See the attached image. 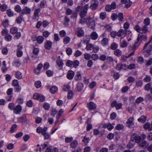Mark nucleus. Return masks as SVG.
<instances>
[{"label":"nucleus","instance_id":"09e8293b","mask_svg":"<svg viewBox=\"0 0 152 152\" xmlns=\"http://www.w3.org/2000/svg\"><path fill=\"white\" fill-rule=\"evenodd\" d=\"M7 8V6L5 4L3 5H1V7H0L1 10L2 11H4L6 10Z\"/></svg>","mask_w":152,"mask_h":152},{"label":"nucleus","instance_id":"4d7b16f0","mask_svg":"<svg viewBox=\"0 0 152 152\" xmlns=\"http://www.w3.org/2000/svg\"><path fill=\"white\" fill-rule=\"evenodd\" d=\"M7 12L8 15L9 17H12L14 15L13 13L10 10H7Z\"/></svg>","mask_w":152,"mask_h":152},{"label":"nucleus","instance_id":"774afa93","mask_svg":"<svg viewBox=\"0 0 152 152\" xmlns=\"http://www.w3.org/2000/svg\"><path fill=\"white\" fill-rule=\"evenodd\" d=\"M53 72L52 71L48 70L46 72V74L48 76L50 77L53 75Z\"/></svg>","mask_w":152,"mask_h":152},{"label":"nucleus","instance_id":"4468645a","mask_svg":"<svg viewBox=\"0 0 152 152\" xmlns=\"http://www.w3.org/2000/svg\"><path fill=\"white\" fill-rule=\"evenodd\" d=\"M89 17H87L85 18H81L80 19L79 23L83 24L86 23L87 24H88V20H89Z\"/></svg>","mask_w":152,"mask_h":152},{"label":"nucleus","instance_id":"69168bd1","mask_svg":"<svg viewBox=\"0 0 152 152\" xmlns=\"http://www.w3.org/2000/svg\"><path fill=\"white\" fill-rule=\"evenodd\" d=\"M94 48V45L92 44H88L86 47V48L88 50H91Z\"/></svg>","mask_w":152,"mask_h":152},{"label":"nucleus","instance_id":"ddd939ff","mask_svg":"<svg viewBox=\"0 0 152 152\" xmlns=\"http://www.w3.org/2000/svg\"><path fill=\"white\" fill-rule=\"evenodd\" d=\"M52 45V42L50 41L47 40L45 43V48L46 49H50Z\"/></svg>","mask_w":152,"mask_h":152},{"label":"nucleus","instance_id":"58836bf2","mask_svg":"<svg viewBox=\"0 0 152 152\" xmlns=\"http://www.w3.org/2000/svg\"><path fill=\"white\" fill-rule=\"evenodd\" d=\"M70 87L68 85H64L63 88V90L64 91H68L69 90Z\"/></svg>","mask_w":152,"mask_h":152},{"label":"nucleus","instance_id":"a878e982","mask_svg":"<svg viewBox=\"0 0 152 152\" xmlns=\"http://www.w3.org/2000/svg\"><path fill=\"white\" fill-rule=\"evenodd\" d=\"M146 119V118L145 116L142 115L140 118L138 119V121L140 122H145Z\"/></svg>","mask_w":152,"mask_h":152},{"label":"nucleus","instance_id":"2eb2a0df","mask_svg":"<svg viewBox=\"0 0 152 152\" xmlns=\"http://www.w3.org/2000/svg\"><path fill=\"white\" fill-rule=\"evenodd\" d=\"M149 144L147 141L142 140L141 142L139 143V146L143 148H146L148 146Z\"/></svg>","mask_w":152,"mask_h":152},{"label":"nucleus","instance_id":"a18cd8bd","mask_svg":"<svg viewBox=\"0 0 152 152\" xmlns=\"http://www.w3.org/2000/svg\"><path fill=\"white\" fill-rule=\"evenodd\" d=\"M105 9V10L108 12H110L112 10L110 5L109 4L106 5Z\"/></svg>","mask_w":152,"mask_h":152},{"label":"nucleus","instance_id":"dca6fc26","mask_svg":"<svg viewBox=\"0 0 152 152\" xmlns=\"http://www.w3.org/2000/svg\"><path fill=\"white\" fill-rule=\"evenodd\" d=\"M133 119V118H131L129 119L126 124L127 126H128L129 128H130L132 126L134 125Z\"/></svg>","mask_w":152,"mask_h":152},{"label":"nucleus","instance_id":"7ed1b4c3","mask_svg":"<svg viewBox=\"0 0 152 152\" xmlns=\"http://www.w3.org/2000/svg\"><path fill=\"white\" fill-rule=\"evenodd\" d=\"M88 8L89 6L88 4L83 6V9L80 12L79 14L81 18H84L86 16Z\"/></svg>","mask_w":152,"mask_h":152},{"label":"nucleus","instance_id":"1a4fd4ad","mask_svg":"<svg viewBox=\"0 0 152 152\" xmlns=\"http://www.w3.org/2000/svg\"><path fill=\"white\" fill-rule=\"evenodd\" d=\"M143 128L145 130L151 131L152 130V123L151 124L149 123H146L143 126Z\"/></svg>","mask_w":152,"mask_h":152},{"label":"nucleus","instance_id":"aec40b11","mask_svg":"<svg viewBox=\"0 0 152 152\" xmlns=\"http://www.w3.org/2000/svg\"><path fill=\"white\" fill-rule=\"evenodd\" d=\"M83 84L81 83H77V91L80 92L83 89Z\"/></svg>","mask_w":152,"mask_h":152},{"label":"nucleus","instance_id":"6ab92c4d","mask_svg":"<svg viewBox=\"0 0 152 152\" xmlns=\"http://www.w3.org/2000/svg\"><path fill=\"white\" fill-rule=\"evenodd\" d=\"M46 147H47V148L45 151V152H51L52 147H48V145L46 144H45L42 145V148L43 149H45Z\"/></svg>","mask_w":152,"mask_h":152},{"label":"nucleus","instance_id":"5701e85b","mask_svg":"<svg viewBox=\"0 0 152 152\" xmlns=\"http://www.w3.org/2000/svg\"><path fill=\"white\" fill-rule=\"evenodd\" d=\"M82 77L81 73L79 72H77L75 77V79L76 81H79L81 79Z\"/></svg>","mask_w":152,"mask_h":152},{"label":"nucleus","instance_id":"c85d7f7f","mask_svg":"<svg viewBox=\"0 0 152 152\" xmlns=\"http://www.w3.org/2000/svg\"><path fill=\"white\" fill-rule=\"evenodd\" d=\"M56 64L61 69L62 68L63 65V63L62 60L60 59H58L56 61Z\"/></svg>","mask_w":152,"mask_h":152},{"label":"nucleus","instance_id":"2f4dec72","mask_svg":"<svg viewBox=\"0 0 152 152\" xmlns=\"http://www.w3.org/2000/svg\"><path fill=\"white\" fill-rule=\"evenodd\" d=\"M106 17V12H102L100 14V18L102 20H104Z\"/></svg>","mask_w":152,"mask_h":152},{"label":"nucleus","instance_id":"9b49d317","mask_svg":"<svg viewBox=\"0 0 152 152\" xmlns=\"http://www.w3.org/2000/svg\"><path fill=\"white\" fill-rule=\"evenodd\" d=\"M31 11V10L30 8L26 7L21 10V13L23 15L24 14L27 15L30 14Z\"/></svg>","mask_w":152,"mask_h":152},{"label":"nucleus","instance_id":"c9c22d12","mask_svg":"<svg viewBox=\"0 0 152 152\" xmlns=\"http://www.w3.org/2000/svg\"><path fill=\"white\" fill-rule=\"evenodd\" d=\"M13 64L14 65L17 67L19 66L20 65V61L18 59L15 60Z\"/></svg>","mask_w":152,"mask_h":152},{"label":"nucleus","instance_id":"de8ad7c7","mask_svg":"<svg viewBox=\"0 0 152 152\" xmlns=\"http://www.w3.org/2000/svg\"><path fill=\"white\" fill-rule=\"evenodd\" d=\"M70 40V38L68 37H66L64 38L63 42L65 44H67L69 43Z\"/></svg>","mask_w":152,"mask_h":152},{"label":"nucleus","instance_id":"0e129e2a","mask_svg":"<svg viewBox=\"0 0 152 152\" xmlns=\"http://www.w3.org/2000/svg\"><path fill=\"white\" fill-rule=\"evenodd\" d=\"M151 80L150 77L148 75L146 76L143 79V81L145 82H149Z\"/></svg>","mask_w":152,"mask_h":152},{"label":"nucleus","instance_id":"473e14b6","mask_svg":"<svg viewBox=\"0 0 152 152\" xmlns=\"http://www.w3.org/2000/svg\"><path fill=\"white\" fill-rule=\"evenodd\" d=\"M27 118L25 115H23L19 120V121L22 123L25 122Z\"/></svg>","mask_w":152,"mask_h":152},{"label":"nucleus","instance_id":"9d476101","mask_svg":"<svg viewBox=\"0 0 152 152\" xmlns=\"http://www.w3.org/2000/svg\"><path fill=\"white\" fill-rule=\"evenodd\" d=\"M87 106L90 110H93L96 108V105L93 102H91L87 104Z\"/></svg>","mask_w":152,"mask_h":152},{"label":"nucleus","instance_id":"ea45409f","mask_svg":"<svg viewBox=\"0 0 152 152\" xmlns=\"http://www.w3.org/2000/svg\"><path fill=\"white\" fill-rule=\"evenodd\" d=\"M125 4H126L125 6V7L127 8L131 5L132 4V2L128 0Z\"/></svg>","mask_w":152,"mask_h":152},{"label":"nucleus","instance_id":"f704fd0d","mask_svg":"<svg viewBox=\"0 0 152 152\" xmlns=\"http://www.w3.org/2000/svg\"><path fill=\"white\" fill-rule=\"evenodd\" d=\"M120 46L121 47L125 48L127 46V43L124 40L121 41L120 43Z\"/></svg>","mask_w":152,"mask_h":152},{"label":"nucleus","instance_id":"cd10ccee","mask_svg":"<svg viewBox=\"0 0 152 152\" xmlns=\"http://www.w3.org/2000/svg\"><path fill=\"white\" fill-rule=\"evenodd\" d=\"M113 125H114V124H111L109 123L108 124H105L104 126L105 127L107 128L109 130H111L114 128V126Z\"/></svg>","mask_w":152,"mask_h":152},{"label":"nucleus","instance_id":"b1692460","mask_svg":"<svg viewBox=\"0 0 152 152\" xmlns=\"http://www.w3.org/2000/svg\"><path fill=\"white\" fill-rule=\"evenodd\" d=\"M134 139L135 142L136 143H139L141 142V137L140 136H135L134 137H132Z\"/></svg>","mask_w":152,"mask_h":152},{"label":"nucleus","instance_id":"c756f323","mask_svg":"<svg viewBox=\"0 0 152 152\" xmlns=\"http://www.w3.org/2000/svg\"><path fill=\"white\" fill-rule=\"evenodd\" d=\"M58 88L56 86H53L50 89V92L52 94L55 93L57 91Z\"/></svg>","mask_w":152,"mask_h":152},{"label":"nucleus","instance_id":"bf43d9fd","mask_svg":"<svg viewBox=\"0 0 152 152\" xmlns=\"http://www.w3.org/2000/svg\"><path fill=\"white\" fill-rule=\"evenodd\" d=\"M40 95V94H39L37 93H35L33 95V97L34 99L38 100L39 98Z\"/></svg>","mask_w":152,"mask_h":152},{"label":"nucleus","instance_id":"603ef678","mask_svg":"<svg viewBox=\"0 0 152 152\" xmlns=\"http://www.w3.org/2000/svg\"><path fill=\"white\" fill-rule=\"evenodd\" d=\"M124 126L122 124H118L115 127V129L116 130H120L123 129Z\"/></svg>","mask_w":152,"mask_h":152},{"label":"nucleus","instance_id":"a19ab883","mask_svg":"<svg viewBox=\"0 0 152 152\" xmlns=\"http://www.w3.org/2000/svg\"><path fill=\"white\" fill-rule=\"evenodd\" d=\"M144 100L143 98L142 97H138L136 100V102L137 104H139L143 101Z\"/></svg>","mask_w":152,"mask_h":152},{"label":"nucleus","instance_id":"a211bd4d","mask_svg":"<svg viewBox=\"0 0 152 152\" xmlns=\"http://www.w3.org/2000/svg\"><path fill=\"white\" fill-rule=\"evenodd\" d=\"M109 39L107 38H103L101 41V45L103 46H105L108 45Z\"/></svg>","mask_w":152,"mask_h":152},{"label":"nucleus","instance_id":"c03bdc74","mask_svg":"<svg viewBox=\"0 0 152 152\" xmlns=\"http://www.w3.org/2000/svg\"><path fill=\"white\" fill-rule=\"evenodd\" d=\"M35 87L37 88L40 87L41 86V82L39 81H36L35 83Z\"/></svg>","mask_w":152,"mask_h":152},{"label":"nucleus","instance_id":"412c9836","mask_svg":"<svg viewBox=\"0 0 152 152\" xmlns=\"http://www.w3.org/2000/svg\"><path fill=\"white\" fill-rule=\"evenodd\" d=\"M44 39L43 37L42 36H38L36 39L37 42L39 44H42L44 41Z\"/></svg>","mask_w":152,"mask_h":152},{"label":"nucleus","instance_id":"3c124183","mask_svg":"<svg viewBox=\"0 0 152 152\" xmlns=\"http://www.w3.org/2000/svg\"><path fill=\"white\" fill-rule=\"evenodd\" d=\"M91 58L93 60H96L98 59L99 56L97 54H94L92 55Z\"/></svg>","mask_w":152,"mask_h":152},{"label":"nucleus","instance_id":"052dcab7","mask_svg":"<svg viewBox=\"0 0 152 152\" xmlns=\"http://www.w3.org/2000/svg\"><path fill=\"white\" fill-rule=\"evenodd\" d=\"M118 18L120 21H122L123 19V14L122 13H119L118 15Z\"/></svg>","mask_w":152,"mask_h":152},{"label":"nucleus","instance_id":"79ce46f5","mask_svg":"<svg viewBox=\"0 0 152 152\" xmlns=\"http://www.w3.org/2000/svg\"><path fill=\"white\" fill-rule=\"evenodd\" d=\"M12 36L9 34H8L5 36V39L7 41H10L12 40Z\"/></svg>","mask_w":152,"mask_h":152},{"label":"nucleus","instance_id":"680f3d73","mask_svg":"<svg viewBox=\"0 0 152 152\" xmlns=\"http://www.w3.org/2000/svg\"><path fill=\"white\" fill-rule=\"evenodd\" d=\"M50 34V33L48 31H46L43 32V35L44 37L47 38L49 35Z\"/></svg>","mask_w":152,"mask_h":152},{"label":"nucleus","instance_id":"338daca9","mask_svg":"<svg viewBox=\"0 0 152 152\" xmlns=\"http://www.w3.org/2000/svg\"><path fill=\"white\" fill-rule=\"evenodd\" d=\"M129 88L126 86L123 87L121 89V91L123 93H125L129 89Z\"/></svg>","mask_w":152,"mask_h":152},{"label":"nucleus","instance_id":"f257e3e1","mask_svg":"<svg viewBox=\"0 0 152 152\" xmlns=\"http://www.w3.org/2000/svg\"><path fill=\"white\" fill-rule=\"evenodd\" d=\"M141 36H138L137 41L134 44L133 46H130L129 47V49L131 50L135 51L136 50L141 42Z\"/></svg>","mask_w":152,"mask_h":152},{"label":"nucleus","instance_id":"13d9d810","mask_svg":"<svg viewBox=\"0 0 152 152\" xmlns=\"http://www.w3.org/2000/svg\"><path fill=\"white\" fill-rule=\"evenodd\" d=\"M84 57L86 60H89L91 57V56L90 54L86 53L84 54Z\"/></svg>","mask_w":152,"mask_h":152},{"label":"nucleus","instance_id":"e433bc0d","mask_svg":"<svg viewBox=\"0 0 152 152\" xmlns=\"http://www.w3.org/2000/svg\"><path fill=\"white\" fill-rule=\"evenodd\" d=\"M114 53L116 56H120L122 54L121 51L119 49H117L115 50V51Z\"/></svg>","mask_w":152,"mask_h":152},{"label":"nucleus","instance_id":"37998d69","mask_svg":"<svg viewBox=\"0 0 152 152\" xmlns=\"http://www.w3.org/2000/svg\"><path fill=\"white\" fill-rule=\"evenodd\" d=\"M15 11L18 12L21 11V7L18 5H17L15 7Z\"/></svg>","mask_w":152,"mask_h":152},{"label":"nucleus","instance_id":"4c0bfd02","mask_svg":"<svg viewBox=\"0 0 152 152\" xmlns=\"http://www.w3.org/2000/svg\"><path fill=\"white\" fill-rule=\"evenodd\" d=\"M16 77L18 79H20L22 78L21 73L19 71H17L16 74Z\"/></svg>","mask_w":152,"mask_h":152},{"label":"nucleus","instance_id":"e2e57ef3","mask_svg":"<svg viewBox=\"0 0 152 152\" xmlns=\"http://www.w3.org/2000/svg\"><path fill=\"white\" fill-rule=\"evenodd\" d=\"M79 64V62L77 60H75L73 62V66L75 68H76L78 66Z\"/></svg>","mask_w":152,"mask_h":152},{"label":"nucleus","instance_id":"6e6d98bb","mask_svg":"<svg viewBox=\"0 0 152 152\" xmlns=\"http://www.w3.org/2000/svg\"><path fill=\"white\" fill-rule=\"evenodd\" d=\"M66 52L67 54L68 55H70L72 53V50L70 48H67L66 49Z\"/></svg>","mask_w":152,"mask_h":152},{"label":"nucleus","instance_id":"39448f33","mask_svg":"<svg viewBox=\"0 0 152 152\" xmlns=\"http://www.w3.org/2000/svg\"><path fill=\"white\" fill-rule=\"evenodd\" d=\"M99 4L98 2L96 0H93L90 7V8L92 10H94L96 9Z\"/></svg>","mask_w":152,"mask_h":152},{"label":"nucleus","instance_id":"0eeeda50","mask_svg":"<svg viewBox=\"0 0 152 152\" xmlns=\"http://www.w3.org/2000/svg\"><path fill=\"white\" fill-rule=\"evenodd\" d=\"M127 32V30H124L122 29H120L117 32V36L119 37H121L123 36L124 37Z\"/></svg>","mask_w":152,"mask_h":152},{"label":"nucleus","instance_id":"bb28decb","mask_svg":"<svg viewBox=\"0 0 152 152\" xmlns=\"http://www.w3.org/2000/svg\"><path fill=\"white\" fill-rule=\"evenodd\" d=\"M78 142L77 140H74L71 142L70 147L72 148H75L77 145Z\"/></svg>","mask_w":152,"mask_h":152},{"label":"nucleus","instance_id":"6e6552de","mask_svg":"<svg viewBox=\"0 0 152 152\" xmlns=\"http://www.w3.org/2000/svg\"><path fill=\"white\" fill-rule=\"evenodd\" d=\"M88 24L89 27L92 29H94L95 28V21L89 17L88 20Z\"/></svg>","mask_w":152,"mask_h":152},{"label":"nucleus","instance_id":"864d4df0","mask_svg":"<svg viewBox=\"0 0 152 152\" xmlns=\"http://www.w3.org/2000/svg\"><path fill=\"white\" fill-rule=\"evenodd\" d=\"M12 85L13 86L17 87L19 85V83L18 80H13L12 82Z\"/></svg>","mask_w":152,"mask_h":152},{"label":"nucleus","instance_id":"5fc2aeb1","mask_svg":"<svg viewBox=\"0 0 152 152\" xmlns=\"http://www.w3.org/2000/svg\"><path fill=\"white\" fill-rule=\"evenodd\" d=\"M8 32V31L7 29H3L1 32L2 34L4 36H6L8 34H7Z\"/></svg>","mask_w":152,"mask_h":152},{"label":"nucleus","instance_id":"f8f14e48","mask_svg":"<svg viewBox=\"0 0 152 152\" xmlns=\"http://www.w3.org/2000/svg\"><path fill=\"white\" fill-rule=\"evenodd\" d=\"M22 110V108L19 105H17L14 109V112L16 114H19Z\"/></svg>","mask_w":152,"mask_h":152},{"label":"nucleus","instance_id":"49530a36","mask_svg":"<svg viewBox=\"0 0 152 152\" xmlns=\"http://www.w3.org/2000/svg\"><path fill=\"white\" fill-rule=\"evenodd\" d=\"M17 127V125L16 124L13 125L10 129V132L11 133H13L15 131Z\"/></svg>","mask_w":152,"mask_h":152},{"label":"nucleus","instance_id":"423d86ee","mask_svg":"<svg viewBox=\"0 0 152 152\" xmlns=\"http://www.w3.org/2000/svg\"><path fill=\"white\" fill-rule=\"evenodd\" d=\"M40 11V10L39 8L35 9L34 11V16L33 19L34 20H37L39 18V13Z\"/></svg>","mask_w":152,"mask_h":152},{"label":"nucleus","instance_id":"4be33fe9","mask_svg":"<svg viewBox=\"0 0 152 152\" xmlns=\"http://www.w3.org/2000/svg\"><path fill=\"white\" fill-rule=\"evenodd\" d=\"M111 75L113 77L115 80H117L119 77V75L118 73H116L114 71L111 72Z\"/></svg>","mask_w":152,"mask_h":152},{"label":"nucleus","instance_id":"8fccbe9b","mask_svg":"<svg viewBox=\"0 0 152 152\" xmlns=\"http://www.w3.org/2000/svg\"><path fill=\"white\" fill-rule=\"evenodd\" d=\"M43 107L46 110H48L50 108V104L48 103H45L43 106Z\"/></svg>","mask_w":152,"mask_h":152},{"label":"nucleus","instance_id":"72a5a7b5","mask_svg":"<svg viewBox=\"0 0 152 152\" xmlns=\"http://www.w3.org/2000/svg\"><path fill=\"white\" fill-rule=\"evenodd\" d=\"M110 47L112 49L115 50L117 48L118 45L116 43L113 42L112 43Z\"/></svg>","mask_w":152,"mask_h":152},{"label":"nucleus","instance_id":"393cba45","mask_svg":"<svg viewBox=\"0 0 152 152\" xmlns=\"http://www.w3.org/2000/svg\"><path fill=\"white\" fill-rule=\"evenodd\" d=\"M98 34L95 32H93L91 35V37L93 40H96L98 38Z\"/></svg>","mask_w":152,"mask_h":152},{"label":"nucleus","instance_id":"20e7f679","mask_svg":"<svg viewBox=\"0 0 152 152\" xmlns=\"http://www.w3.org/2000/svg\"><path fill=\"white\" fill-rule=\"evenodd\" d=\"M76 32L77 36L79 37H81L84 36V30L82 28H77Z\"/></svg>","mask_w":152,"mask_h":152},{"label":"nucleus","instance_id":"7c9ffc66","mask_svg":"<svg viewBox=\"0 0 152 152\" xmlns=\"http://www.w3.org/2000/svg\"><path fill=\"white\" fill-rule=\"evenodd\" d=\"M17 28L15 27H13L11 28L10 30V32L13 34L16 33L18 31Z\"/></svg>","mask_w":152,"mask_h":152},{"label":"nucleus","instance_id":"f3484780","mask_svg":"<svg viewBox=\"0 0 152 152\" xmlns=\"http://www.w3.org/2000/svg\"><path fill=\"white\" fill-rule=\"evenodd\" d=\"M74 75V72L72 71H69L67 74V78L69 80H71Z\"/></svg>","mask_w":152,"mask_h":152},{"label":"nucleus","instance_id":"f03ea898","mask_svg":"<svg viewBox=\"0 0 152 152\" xmlns=\"http://www.w3.org/2000/svg\"><path fill=\"white\" fill-rule=\"evenodd\" d=\"M151 42V39L145 45L144 47V50H145L144 52L145 55H147L148 56L149 55L150 52L152 50V46L150 45L148 46V45Z\"/></svg>","mask_w":152,"mask_h":152}]
</instances>
